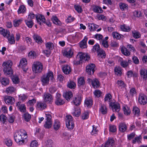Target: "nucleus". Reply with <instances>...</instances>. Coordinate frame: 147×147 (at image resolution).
I'll return each mask as SVG.
<instances>
[{
  "instance_id": "nucleus-1",
  "label": "nucleus",
  "mask_w": 147,
  "mask_h": 147,
  "mask_svg": "<svg viewBox=\"0 0 147 147\" xmlns=\"http://www.w3.org/2000/svg\"><path fill=\"white\" fill-rule=\"evenodd\" d=\"M14 136L15 141L19 145L24 144L27 141V134L24 130L21 129L16 132Z\"/></svg>"
},
{
  "instance_id": "nucleus-2",
  "label": "nucleus",
  "mask_w": 147,
  "mask_h": 147,
  "mask_svg": "<svg viewBox=\"0 0 147 147\" xmlns=\"http://www.w3.org/2000/svg\"><path fill=\"white\" fill-rule=\"evenodd\" d=\"M90 59L89 56L87 54L80 52L78 53L76 61L74 62V64L78 65L82 62V60H83L85 61L88 60Z\"/></svg>"
},
{
  "instance_id": "nucleus-3",
  "label": "nucleus",
  "mask_w": 147,
  "mask_h": 147,
  "mask_svg": "<svg viewBox=\"0 0 147 147\" xmlns=\"http://www.w3.org/2000/svg\"><path fill=\"white\" fill-rule=\"evenodd\" d=\"M53 73L52 71H49L46 74L43 75L41 77V81L42 84L46 85L48 84L49 80H52L53 78Z\"/></svg>"
},
{
  "instance_id": "nucleus-4",
  "label": "nucleus",
  "mask_w": 147,
  "mask_h": 147,
  "mask_svg": "<svg viewBox=\"0 0 147 147\" xmlns=\"http://www.w3.org/2000/svg\"><path fill=\"white\" fill-rule=\"evenodd\" d=\"M43 68V65L41 63L39 62H34L32 66V70L35 73H41Z\"/></svg>"
},
{
  "instance_id": "nucleus-5",
  "label": "nucleus",
  "mask_w": 147,
  "mask_h": 147,
  "mask_svg": "<svg viewBox=\"0 0 147 147\" xmlns=\"http://www.w3.org/2000/svg\"><path fill=\"white\" fill-rule=\"evenodd\" d=\"M66 124L69 129H73L74 127L72 117L70 115H68L66 117Z\"/></svg>"
},
{
  "instance_id": "nucleus-6",
  "label": "nucleus",
  "mask_w": 147,
  "mask_h": 147,
  "mask_svg": "<svg viewBox=\"0 0 147 147\" xmlns=\"http://www.w3.org/2000/svg\"><path fill=\"white\" fill-rule=\"evenodd\" d=\"M45 115L46 117V120L45 122L44 127L46 128H49L52 126L51 116V115L49 114H46Z\"/></svg>"
},
{
  "instance_id": "nucleus-7",
  "label": "nucleus",
  "mask_w": 147,
  "mask_h": 147,
  "mask_svg": "<svg viewBox=\"0 0 147 147\" xmlns=\"http://www.w3.org/2000/svg\"><path fill=\"white\" fill-rule=\"evenodd\" d=\"M109 105L111 108L112 111H113L118 112L120 109L119 104L117 102H110L109 103Z\"/></svg>"
},
{
  "instance_id": "nucleus-8",
  "label": "nucleus",
  "mask_w": 147,
  "mask_h": 147,
  "mask_svg": "<svg viewBox=\"0 0 147 147\" xmlns=\"http://www.w3.org/2000/svg\"><path fill=\"white\" fill-rule=\"evenodd\" d=\"M4 100L5 103L8 105H13L15 102V98L9 96H5L4 98Z\"/></svg>"
},
{
  "instance_id": "nucleus-9",
  "label": "nucleus",
  "mask_w": 147,
  "mask_h": 147,
  "mask_svg": "<svg viewBox=\"0 0 147 147\" xmlns=\"http://www.w3.org/2000/svg\"><path fill=\"white\" fill-rule=\"evenodd\" d=\"M95 65L93 64L88 65L86 67V71L89 75H91L92 72L93 74L94 71Z\"/></svg>"
},
{
  "instance_id": "nucleus-10",
  "label": "nucleus",
  "mask_w": 147,
  "mask_h": 147,
  "mask_svg": "<svg viewBox=\"0 0 147 147\" xmlns=\"http://www.w3.org/2000/svg\"><path fill=\"white\" fill-rule=\"evenodd\" d=\"M27 64L26 60L25 58H23L20 60L18 67L23 69L24 71H26L27 69L26 67Z\"/></svg>"
},
{
  "instance_id": "nucleus-11",
  "label": "nucleus",
  "mask_w": 147,
  "mask_h": 147,
  "mask_svg": "<svg viewBox=\"0 0 147 147\" xmlns=\"http://www.w3.org/2000/svg\"><path fill=\"white\" fill-rule=\"evenodd\" d=\"M43 98L45 102L51 103L53 101V98L52 95L49 93L45 94Z\"/></svg>"
},
{
  "instance_id": "nucleus-12",
  "label": "nucleus",
  "mask_w": 147,
  "mask_h": 147,
  "mask_svg": "<svg viewBox=\"0 0 147 147\" xmlns=\"http://www.w3.org/2000/svg\"><path fill=\"white\" fill-rule=\"evenodd\" d=\"M139 103L143 105H144L147 103V98L146 96L143 94L140 95L138 97Z\"/></svg>"
},
{
  "instance_id": "nucleus-13",
  "label": "nucleus",
  "mask_w": 147,
  "mask_h": 147,
  "mask_svg": "<svg viewBox=\"0 0 147 147\" xmlns=\"http://www.w3.org/2000/svg\"><path fill=\"white\" fill-rule=\"evenodd\" d=\"M74 49H73L68 48L65 51L63 55L68 58H71L73 55Z\"/></svg>"
},
{
  "instance_id": "nucleus-14",
  "label": "nucleus",
  "mask_w": 147,
  "mask_h": 147,
  "mask_svg": "<svg viewBox=\"0 0 147 147\" xmlns=\"http://www.w3.org/2000/svg\"><path fill=\"white\" fill-rule=\"evenodd\" d=\"M47 108V105L45 102H37L36 109L38 110H43Z\"/></svg>"
},
{
  "instance_id": "nucleus-15",
  "label": "nucleus",
  "mask_w": 147,
  "mask_h": 147,
  "mask_svg": "<svg viewBox=\"0 0 147 147\" xmlns=\"http://www.w3.org/2000/svg\"><path fill=\"white\" fill-rule=\"evenodd\" d=\"M16 106L22 112H25L26 111L25 105L23 104H21L20 101H19L16 103Z\"/></svg>"
},
{
  "instance_id": "nucleus-16",
  "label": "nucleus",
  "mask_w": 147,
  "mask_h": 147,
  "mask_svg": "<svg viewBox=\"0 0 147 147\" xmlns=\"http://www.w3.org/2000/svg\"><path fill=\"white\" fill-rule=\"evenodd\" d=\"M0 34L6 38L10 36V32L9 30L5 29L2 27L0 28Z\"/></svg>"
},
{
  "instance_id": "nucleus-17",
  "label": "nucleus",
  "mask_w": 147,
  "mask_h": 147,
  "mask_svg": "<svg viewBox=\"0 0 147 147\" xmlns=\"http://www.w3.org/2000/svg\"><path fill=\"white\" fill-rule=\"evenodd\" d=\"M36 18L37 22L40 25H41L42 23L45 22L46 20L44 16L41 15L36 16Z\"/></svg>"
},
{
  "instance_id": "nucleus-18",
  "label": "nucleus",
  "mask_w": 147,
  "mask_h": 147,
  "mask_svg": "<svg viewBox=\"0 0 147 147\" xmlns=\"http://www.w3.org/2000/svg\"><path fill=\"white\" fill-rule=\"evenodd\" d=\"M88 80H89V81H91L92 85L94 88H95L99 86L100 83L97 79H94L91 80L88 79Z\"/></svg>"
},
{
  "instance_id": "nucleus-19",
  "label": "nucleus",
  "mask_w": 147,
  "mask_h": 147,
  "mask_svg": "<svg viewBox=\"0 0 147 147\" xmlns=\"http://www.w3.org/2000/svg\"><path fill=\"white\" fill-rule=\"evenodd\" d=\"M140 72L141 77L144 80H146L147 79V70L143 68L140 70Z\"/></svg>"
},
{
  "instance_id": "nucleus-20",
  "label": "nucleus",
  "mask_w": 147,
  "mask_h": 147,
  "mask_svg": "<svg viewBox=\"0 0 147 147\" xmlns=\"http://www.w3.org/2000/svg\"><path fill=\"white\" fill-rule=\"evenodd\" d=\"M12 62L10 60H8L4 62L2 64L3 69L7 70V69L11 67L12 65Z\"/></svg>"
},
{
  "instance_id": "nucleus-21",
  "label": "nucleus",
  "mask_w": 147,
  "mask_h": 147,
  "mask_svg": "<svg viewBox=\"0 0 147 147\" xmlns=\"http://www.w3.org/2000/svg\"><path fill=\"white\" fill-rule=\"evenodd\" d=\"M88 38L86 36L84 37V39L80 42V47L82 49L86 48L87 47V41Z\"/></svg>"
},
{
  "instance_id": "nucleus-22",
  "label": "nucleus",
  "mask_w": 147,
  "mask_h": 147,
  "mask_svg": "<svg viewBox=\"0 0 147 147\" xmlns=\"http://www.w3.org/2000/svg\"><path fill=\"white\" fill-rule=\"evenodd\" d=\"M62 70L65 74H68L71 72V69L70 67L67 65H64L62 68Z\"/></svg>"
},
{
  "instance_id": "nucleus-23",
  "label": "nucleus",
  "mask_w": 147,
  "mask_h": 147,
  "mask_svg": "<svg viewBox=\"0 0 147 147\" xmlns=\"http://www.w3.org/2000/svg\"><path fill=\"white\" fill-rule=\"evenodd\" d=\"M92 8V10L94 12L101 13L103 11L102 8L99 6L93 5Z\"/></svg>"
},
{
  "instance_id": "nucleus-24",
  "label": "nucleus",
  "mask_w": 147,
  "mask_h": 147,
  "mask_svg": "<svg viewBox=\"0 0 147 147\" xmlns=\"http://www.w3.org/2000/svg\"><path fill=\"white\" fill-rule=\"evenodd\" d=\"M23 21L22 18L16 19L13 20V25L14 27H18L20 24Z\"/></svg>"
},
{
  "instance_id": "nucleus-25",
  "label": "nucleus",
  "mask_w": 147,
  "mask_h": 147,
  "mask_svg": "<svg viewBox=\"0 0 147 147\" xmlns=\"http://www.w3.org/2000/svg\"><path fill=\"white\" fill-rule=\"evenodd\" d=\"M33 38L36 42L39 44H41L43 42L41 37L37 34H34Z\"/></svg>"
},
{
  "instance_id": "nucleus-26",
  "label": "nucleus",
  "mask_w": 147,
  "mask_h": 147,
  "mask_svg": "<svg viewBox=\"0 0 147 147\" xmlns=\"http://www.w3.org/2000/svg\"><path fill=\"white\" fill-rule=\"evenodd\" d=\"M26 7L24 5H21L18 10V14L24 13L26 12Z\"/></svg>"
},
{
  "instance_id": "nucleus-27",
  "label": "nucleus",
  "mask_w": 147,
  "mask_h": 147,
  "mask_svg": "<svg viewBox=\"0 0 147 147\" xmlns=\"http://www.w3.org/2000/svg\"><path fill=\"white\" fill-rule=\"evenodd\" d=\"M127 126L126 124L124 123H120L119 125V129L120 131L124 132L127 130Z\"/></svg>"
},
{
  "instance_id": "nucleus-28",
  "label": "nucleus",
  "mask_w": 147,
  "mask_h": 147,
  "mask_svg": "<svg viewBox=\"0 0 147 147\" xmlns=\"http://www.w3.org/2000/svg\"><path fill=\"white\" fill-rule=\"evenodd\" d=\"M99 111L103 114H105L107 113L106 106L104 104H102L99 108Z\"/></svg>"
},
{
  "instance_id": "nucleus-29",
  "label": "nucleus",
  "mask_w": 147,
  "mask_h": 147,
  "mask_svg": "<svg viewBox=\"0 0 147 147\" xmlns=\"http://www.w3.org/2000/svg\"><path fill=\"white\" fill-rule=\"evenodd\" d=\"M115 143V141L112 138H109L105 143L106 146L107 147H111L113 146Z\"/></svg>"
},
{
  "instance_id": "nucleus-30",
  "label": "nucleus",
  "mask_w": 147,
  "mask_h": 147,
  "mask_svg": "<svg viewBox=\"0 0 147 147\" xmlns=\"http://www.w3.org/2000/svg\"><path fill=\"white\" fill-rule=\"evenodd\" d=\"M72 93L71 91L66 92L63 94V97L65 98L66 100H68L72 96Z\"/></svg>"
},
{
  "instance_id": "nucleus-31",
  "label": "nucleus",
  "mask_w": 147,
  "mask_h": 147,
  "mask_svg": "<svg viewBox=\"0 0 147 147\" xmlns=\"http://www.w3.org/2000/svg\"><path fill=\"white\" fill-rule=\"evenodd\" d=\"M123 110L124 114L126 115H129L131 113L130 108L127 105L123 107Z\"/></svg>"
},
{
  "instance_id": "nucleus-32",
  "label": "nucleus",
  "mask_w": 147,
  "mask_h": 147,
  "mask_svg": "<svg viewBox=\"0 0 147 147\" xmlns=\"http://www.w3.org/2000/svg\"><path fill=\"white\" fill-rule=\"evenodd\" d=\"M0 81L1 84L5 86L9 84V79L5 78H0Z\"/></svg>"
},
{
  "instance_id": "nucleus-33",
  "label": "nucleus",
  "mask_w": 147,
  "mask_h": 147,
  "mask_svg": "<svg viewBox=\"0 0 147 147\" xmlns=\"http://www.w3.org/2000/svg\"><path fill=\"white\" fill-rule=\"evenodd\" d=\"M92 100L90 98H86L84 101V105L88 107H90L92 105Z\"/></svg>"
},
{
  "instance_id": "nucleus-34",
  "label": "nucleus",
  "mask_w": 147,
  "mask_h": 147,
  "mask_svg": "<svg viewBox=\"0 0 147 147\" xmlns=\"http://www.w3.org/2000/svg\"><path fill=\"white\" fill-rule=\"evenodd\" d=\"M51 20L53 23L58 25H61V22L55 16H53L52 17Z\"/></svg>"
},
{
  "instance_id": "nucleus-35",
  "label": "nucleus",
  "mask_w": 147,
  "mask_h": 147,
  "mask_svg": "<svg viewBox=\"0 0 147 147\" xmlns=\"http://www.w3.org/2000/svg\"><path fill=\"white\" fill-rule=\"evenodd\" d=\"M72 114L73 115L76 117H78L80 115V109L78 107L74 108V110L72 112Z\"/></svg>"
},
{
  "instance_id": "nucleus-36",
  "label": "nucleus",
  "mask_w": 147,
  "mask_h": 147,
  "mask_svg": "<svg viewBox=\"0 0 147 147\" xmlns=\"http://www.w3.org/2000/svg\"><path fill=\"white\" fill-rule=\"evenodd\" d=\"M81 101V98L79 97H76L74 98L73 100V102L76 106L79 105L80 104Z\"/></svg>"
},
{
  "instance_id": "nucleus-37",
  "label": "nucleus",
  "mask_w": 147,
  "mask_h": 147,
  "mask_svg": "<svg viewBox=\"0 0 147 147\" xmlns=\"http://www.w3.org/2000/svg\"><path fill=\"white\" fill-rule=\"evenodd\" d=\"M23 117L26 121L28 122L31 119V117L28 113H26L23 114Z\"/></svg>"
},
{
  "instance_id": "nucleus-38",
  "label": "nucleus",
  "mask_w": 147,
  "mask_h": 147,
  "mask_svg": "<svg viewBox=\"0 0 147 147\" xmlns=\"http://www.w3.org/2000/svg\"><path fill=\"white\" fill-rule=\"evenodd\" d=\"M25 22L26 25L29 28H31L33 26L34 23L33 20L26 19L25 20Z\"/></svg>"
},
{
  "instance_id": "nucleus-39",
  "label": "nucleus",
  "mask_w": 147,
  "mask_h": 147,
  "mask_svg": "<svg viewBox=\"0 0 147 147\" xmlns=\"http://www.w3.org/2000/svg\"><path fill=\"white\" fill-rule=\"evenodd\" d=\"M15 88L12 86H9L6 88V92L9 94H12L14 92L15 90Z\"/></svg>"
},
{
  "instance_id": "nucleus-40",
  "label": "nucleus",
  "mask_w": 147,
  "mask_h": 147,
  "mask_svg": "<svg viewBox=\"0 0 147 147\" xmlns=\"http://www.w3.org/2000/svg\"><path fill=\"white\" fill-rule=\"evenodd\" d=\"M85 83V80L84 77H81L78 78V86H83Z\"/></svg>"
},
{
  "instance_id": "nucleus-41",
  "label": "nucleus",
  "mask_w": 147,
  "mask_h": 147,
  "mask_svg": "<svg viewBox=\"0 0 147 147\" xmlns=\"http://www.w3.org/2000/svg\"><path fill=\"white\" fill-rule=\"evenodd\" d=\"M114 70L115 74L117 76H119L121 75L122 73L121 67H115Z\"/></svg>"
},
{
  "instance_id": "nucleus-42",
  "label": "nucleus",
  "mask_w": 147,
  "mask_h": 147,
  "mask_svg": "<svg viewBox=\"0 0 147 147\" xmlns=\"http://www.w3.org/2000/svg\"><path fill=\"white\" fill-rule=\"evenodd\" d=\"M121 51L122 53L125 55L128 56L130 55V52L125 47H123L121 48Z\"/></svg>"
},
{
  "instance_id": "nucleus-43",
  "label": "nucleus",
  "mask_w": 147,
  "mask_h": 147,
  "mask_svg": "<svg viewBox=\"0 0 147 147\" xmlns=\"http://www.w3.org/2000/svg\"><path fill=\"white\" fill-rule=\"evenodd\" d=\"M8 40L9 43L11 44H14L15 43V40L14 37L13 35H11L6 38Z\"/></svg>"
},
{
  "instance_id": "nucleus-44",
  "label": "nucleus",
  "mask_w": 147,
  "mask_h": 147,
  "mask_svg": "<svg viewBox=\"0 0 147 147\" xmlns=\"http://www.w3.org/2000/svg\"><path fill=\"white\" fill-rule=\"evenodd\" d=\"M120 28L122 31L125 32H129L130 31L131 29L129 26L125 24L121 25Z\"/></svg>"
},
{
  "instance_id": "nucleus-45",
  "label": "nucleus",
  "mask_w": 147,
  "mask_h": 147,
  "mask_svg": "<svg viewBox=\"0 0 147 147\" xmlns=\"http://www.w3.org/2000/svg\"><path fill=\"white\" fill-rule=\"evenodd\" d=\"M4 142L8 146H10L12 144V141L9 138H5L4 139Z\"/></svg>"
},
{
  "instance_id": "nucleus-46",
  "label": "nucleus",
  "mask_w": 147,
  "mask_h": 147,
  "mask_svg": "<svg viewBox=\"0 0 147 147\" xmlns=\"http://www.w3.org/2000/svg\"><path fill=\"white\" fill-rule=\"evenodd\" d=\"M112 35L113 38H115L117 39H119L122 38L123 36L117 32H114L112 33Z\"/></svg>"
},
{
  "instance_id": "nucleus-47",
  "label": "nucleus",
  "mask_w": 147,
  "mask_h": 147,
  "mask_svg": "<svg viewBox=\"0 0 147 147\" xmlns=\"http://www.w3.org/2000/svg\"><path fill=\"white\" fill-rule=\"evenodd\" d=\"M89 113L87 111H84L83 112L81 115V118L83 120H86L89 117Z\"/></svg>"
},
{
  "instance_id": "nucleus-48",
  "label": "nucleus",
  "mask_w": 147,
  "mask_h": 147,
  "mask_svg": "<svg viewBox=\"0 0 147 147\" xmlns=\"http://www.w3.org/2000/svg\"><path fill=\"white\" fill-rule=\"evenodd\" d=\"M98 55L99 58H104L106 56V54L104 51L101 49L98 53Z\"/></svg>"
},
{
  "instance_id": "nucleus-49",
  "label": "nucleus",
  "mask_w": 147,
  "mask_h": 147,
  "mask_svg": "<svg viewBox=\"0 0 147 147\" xmlns=\"http://www.w3.org/2000/svg\"><path fill=\"white\" fill-rule=\"evenodd\" d=\"M45 46L47 49L51 50H52L53 48V44L52 42H48L45 43Z\"/></svg>"
},
{
  "instance_id": "nucleus-50",
  "label": "nucleus",
  "mask_w": 147,
  "mask_h": 147,
  "mask_svg": "<svg viewBox=\"0 0 147 147\" xmlns=\"http://www.w3.org/2000/svg\"><path fill=\"white\" fill-rule=\"evenodd\" d=\"M60 127L59 121L57 120H55L53 125L54 129L56 130H58Z\"/></svg>"
},
{
  "instance_id": "nucleus-51",
  "label": "nucleus",
  "mask_w": 147,
  "mask_h": 147,
  "mask_svg": "<svg viewBox=\"0 0 147 147\" xmlns=\"http://www.w3.org/2000/svg\"><path fill=\"white\" fill-rule=\"evenodd\" d=\"M76 85L74 82L70 81L67 82V86L70 89H74L76 87Z\"/></svg>"
},
{
  "instance_id": "nucleus-52",
  "label": "nucleus",
  "mask_w": 147,
  "mask_h": 147,
  "mask_svg": "<svg viewBox=\"0 0 147 147\" xmlns=\"http://www.w3.org/2000/svg\"><path fill=\"white\" fill-rule=\"evenodd\" d=\"M133 113L135 116L138 117L140 115V111L139 109L136 107H133Z\"/></svg>"
},
{
  "instance_id": "nucleus-53",
  "label": "nucleus",
  "mask_w": 147,
  "mask_h": 147,
  "mask_svg": "<svg viewBox=\"0 0 147 147\" xmlns=\"http://www.w3.org/2000/svg\"><path fill=\"white\" fill-rule=\"evenodd\" d=\"M142 138L140 135L139 136L136 137L133 140L132 142L134 144H135L136 142L138 143L139 144L141 143V140Z\"/></svg>"
},
{
  "instance_id": "nucleus-54",
  "label": "nucleus",
  "mask_w": 147,
  "mask_h": 147,
  "mask_svg": "<svg viewBox=\"0 0 147 147\" xmlns=\"http://www.w3.org/2000/svg\"><path fill=\"white\" fill-rule=\"evenodd\" d=\"M11 79L13 82L15 84H18L20 82V79L17 76H13Z\"/></svg>"
},
{
  "instance_id": "nucleus-55",
  "label": "nucleus",
  "mask_w": 147,
  "mask_h": 147,
  "mask_svg": "<svg viewBox=\"0 0 147 147\" xmlns=\"http://www.w3.org/2000/svg\"><path fill=\"white\" fill-rule=\"evenodd\" d=\"M64 103V100L61 98L56 99L55 101V104L57 105H62Z\"/></svg>"
},
{
  "instance_id": "nucleus-56",
  "label": "nucleus",
  "mask_w": 147,
  "mask_h": 147,
  "mask_svg": "<svg viewBox=\"0 0 147 147\" xmlns=\"http://www.w3.org/2000/svg\"><path fill=\"white\" fill-rule=\"evenodd\" d=\"M3 70L5 74L6 75L12 74H13L12 70L11 69V67L7 69V70L5 69H3Z\"/></svg>"
},
{
  "instance_id": "nucleus-57",
  "label": "nucleus",
  "mask_w": 147,
  "mask_h": 147,
  "mask_svg": "<svg viewBox=\"0 0 147 147\" xmlns=\"http://www.w3.org/2000/svg\"><path fill=\"white\" fill-rule=\"evenodd\" d=\"M101 49H100V46L98 44H96L94 45L92 48L93 51L95 52L96 51L98 53Z\"/></svg>"
},
{
  "instance_id": "nucleus-58",
  "label": "nucleus",
  "mask_w": 147,
  "mask_h": 147,
  "mask_svg": "<svg viewBox=\"0 0 147 147\" xmlns=\"http://www.w3.org/2000/svg\"><path fill=\"white\" fill-rule=\"evenodd\" d=\"M119 7L121 10L123 11L128 8V5L124 3H120L119 4Z\"/></svg>"
},
{
  "instance_id": "nucleus-59",
  "label": "nucleus",
  "mask_w": 147,
  "mask_h": 147,
  "mask_svg": "<svg viewBox=\"0 0 147 147\" xmlns=\"http://www.w3.org/2000/svg\"><path fill=\"white\" fill-rule=\"evenodd\" d=\"M117 84L118 87L121 88H124L125 86L123 81L121 80H118Z\"/></svg>"
},
{
  "instance_id": "nucleus-60",
  "label": "nucleus",
  "mask_w": 147,
  "mask_h": 147,
  "mask_svg": "<svg viewBox=\"0 0 147 147\" xmlns=\"http://www.w3.org/2000/svg\"><path fill=\"white\" fill-rule=\"evenodd\" d=\"M35 15L32 12H31L29 13L28 17L27 19L33 20V19L35 18Z\"/></svg>"
},
{
  "instance_id": "nucleus-61",
  "label": "nucleus",
  "mask_w": 147,
  "mask_h": 147,
  "mask_svg": "<svg viewBox=\"0 0 147 147\" xmlns=\"http://www.w3.org/2000/svg\"><path fill=\"white\" fill-rule=\"evenodd\" d=\"M74 7L75 10L78 13H81L82 11V10L81 7L78 5H76L74 6Z\"/></svg>"
},
{
  "instance_id": "nucleus-62",
  "label": "nucleus",
  "mask_w": 147,
  "mask_h": 147,
  "mask_svg": "<svg viewBox=\"0 0 147 147\" xmlns=\"http://www.w3.org/2000/svg\"><path fill=\"white\" fill-rule=\"evenodd\" d=\"M117 130L116 126L115 125H109V131L112 132H115Z\"/></svg>"
},
{
  "instance_id": "nucleus-63",
  "label": "nucleus",
  "mask_w": 147,
  "mask_h": 147,
  "mask_svg": "<svg viewBox=\"0 0 147 147\" xmlns=\"http://www.w3.org/2000/svg\"><path fill=\"white\" fill-rule=\"evenodd\" d=\"M133 36L135 38H138L140 36V34L138 32L135 31L132 32Z\"/></svg>"
},
{
  "instance_id": "nucleus-64",
  "label": "nucleus",
  "mask_w": 147,
  "mask_h": 147,
  "mask_svg": "<svg viewBox=\"0 0 147 147\" xmlns=\"http://www.w3.org/2000/svg\"><path fill=\"white\" fill-rule=\"evenodd\" d=\"M100 42L101 43L103 47L105 48H107L108 47V42L106 40L104 39L101 40V41H100Z\"/></svg>"
}]
</instances>
